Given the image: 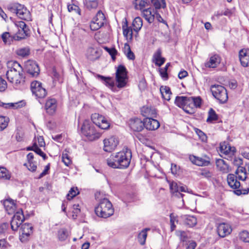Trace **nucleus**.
<instances>
[{
    "instance_id": "nucleus-13",
    "label": "nucleus",
    "mask_w": 249,
    "mask_h": 249,
    "mask_svg": "<svg viewBox=\"0 0 249 249\" xmlns=\"http://www.w3.org/2000/svg\"><path fill=\"white\" fill-rule=\"evenodd\" d=\"M118 143V141L114 137L105 139L104 140L103 149L106 152H111L115 149Z\"/></svg>"
},
{
    "instance_id": "nucleus-35",
    "label": "nucleus",
    "mask_w": 249,
    "mask_h": 249,
    "mask_svg": "<svg viewBox=\"0 0 249 249\" xmlns=\"http://www.w3.org/2000/svg\"><path fill=\"white\" fill-rule=\"evenodd\" d=\"M132 26L134 31L136 33H138L142 26V18L139 17L135 18L133 21Z\"/></svg>"
},
{
    "instance_id": "nucleus-3",
    "label": "nucleus",
    "mask_w": 249,
    "mask_h": 249,
    "mask_svg": "<svg viewBox=\"0 0 249 249\" xmlns=\"http://www.w3.org/2000/svg\"><path fill=\"white\" fill-rule=\"evenodd\" d=\"M96 214L100 217L106 218L114 213V209L111 203L106 198L100 200L98 205L95 208Z\"/></svg>"
},
{
    "instance_id": "nucleus-33",
    "label": "nucleus",
    "mask_w": 249,
    "mask_h": 249,
    "mask_svg": "<svg viewBox=\"0 0 249 249\" xmlns=\"http://www.w3.org/2000/svg\"><path fill=\"white\" fill-rule=\"evenodd\" d=\"M123 35L127 38L132 39L133 36V31L131 27H128L127 22L126 21L122 26Z\"/></svg>"
},
{
    "instance_id": "nucleus-32",
    "label": "nucleus",
    "mask_w": 249,
    "mask_h": 249,
    "mask_svg": "<svg viewBox=\"0 0 249 249\" xmlns=\"http://www.w3.org/2000/svg\"><path fill=\"white\" fill-rule=\"evenodd\" d=\"M160 92L162 95V97L167 100L169 101L170 99V96L171 92L169 87L167 86H161L160 88Z\"/></svg>"
},
{
    "instance_id": "nucleus-7",
    "label": "nucleus",
    "mask_w": 249,
    "mask_h": 249,
    "mask_svg": "<svg viewBox=\"0 0 249 249\" xmlns=\"http://www.w3.org/2000/svg\"><path fill=\"white\" fill-rule=\"evenodd\" d=\"M116 81L117 87L123 88L125 87L127 82V71L123 65H119L116 71Z\"/></svg>"
},
{
    "instance_id": "nucleus-31",
    "label": "nucleus",
    "mask_w": 249,
    "mask_h": 249,
    "mask_svg": "<svg viewBox=\"0 0 249 249\" xmlns=\"http://www.w3.org/2000/svg\"><path fill=\"white\" fill-rule=\"evenodd\" d=\"M220 63V58L218 55L215 54L211 56L206 66L210 68H215Z\"/></svg>"
},
{
    "instance_id": "nucleus-51",
    "label": "nucleus",
    "mask_w": 249,
    "mask_h": 249,
    "mask_svg": "<svg viewBox=\"0 0 249 249\" xmlns=\"http://www.w3.org/2000/svg\"><path fill=\"white\" fill-rule=\"evenodd\" d=\"M16 53L18 56L25 57L29 55L30 49L27 47L20 48L17 50Z\"/></svg>"
},
{
    "instance_id": "nucleus-34",
    "label": "nucleus",
    "mask_w": 249,
    "mask_h": 249,
    "mask_svg": "<svg viewBox=\"0 0 249 249\" xmlns=\"http://www.w3.org/2000/svg\"><path fill=\"white\" fill-rule=\"evenodd\" d=\"M189 106H192L191 108L193 107V110L194 107H200L201 104V99L200 97H189Z\"/></svg>"
},
{
    "instance_id": "nucleus-15",
    "label": "nucleus",
    "mask_w": 249,
    "mask_h": 249,
    "mask_svg": "<svg viewBox=\"0 0 249 249\" xmlns=\"http://www.w3.org/2000/svg\"><path fill=\"white\" fill-rule=\"evenodd\" d=\"M129 126L134 131H141L144 127V121L138 118L131 119L129 120Z\"/></svg>"
},
{
    "instance_id": "nucleus-63",
    "label": "nucleus",
    "mask_w": 249,
    "mask_h": 249,
    "mask_svg": "<svg viewBox=\"0 0 249 249\" xmlns=\"http://www.w3.org/2000/svg\"><path fill=\"white\" fill-rule=\"evenodd\" d=\"M10 246L9 243L5 239L0 240V249H6Z\"/></svg>"
},
{
    "instance_id": "nucleus-60",
    "label": "nucleus",
    "mask_w": 249,
    "mask_h": 249,
    "mask_svg": "<svg viewBox=\"0 0 249 249\" xmlns=\"http://www.w3.org/2000/svg\"><path fill=\"white\" fill-rule=\"evenodd\" d=\"M186 246V249H195L196 247V243L193 240L188 241V242L184 244Z\"/></svg>"
},
{
    "instance_id": "nucleus-49",
    "label": "nucleus",
    "mask_w": 249,
    "mask_h": 249,
    "mask_svg": "<svg viewBox=\"0 0 249 249\" xmlns=\"http://www.w3.org/2000/svg\"><path fill=\"white\" fill-rule=\"evenodd\" d=\"M11 178L9 171L4 167H0V178L10 179Z\"/></svg>"
},
{
    "instance_id": "nucleus-8",
    "label": "nucleus",
    "mask_w": 249,
    "mask_h": 249,
    "mask_svg": "<svg viewBox=\"0 0 249 249\" xmlns=\"http://www.w3.org/2000/svg\"><path fill=\"white\" fill-rule=\"evenodd\" d=\"M31 89L33 94L35 95L36 98H43L47 95L46 89L42 86V83L39 81H33L31 83Z\"/></svg>"
},
{
    "instance_id": "nucleus-14",
    "label": "nucleus",
    "mask_w": 249,
    "mask_h": 249,
    "mask_svg": "<svg viewBox=\"0 0 249 249\" xmlns=\"http://www.w3.org/2000/svg\"><path fill=\"white\" fill-rule=\"evenodd\" d=\"M33 232V227L30 223H24L20 229V239L21 242H25L28 236Z\"/></svg>"
},
{
    "instance_id": "nucleus-25",
    "label": "nucleus",
    "mask_w": 249,
    "mask_h": 249,
    "mask_svg": "<svg viewBox=\"0 0 249 249\" xmlns=\"http://www.w3.org/2000/svg\"><path fill=\"white\" fill-rule=\"evenodd\" d=\"M165 59L161 57V51L158 49L154 53L153 56V61L158 66H161L165 62Z\"/></svg>"
},
{
    "instance_id": "nucleus-40",
    "label": "nucleus",
    "mask_w": 249,
    "mask_h": 249,
    "mask_svg": "<svg viewBox=\"0 0 249 249\" xmlns=\"http://www.w3.org/2000/svg\"><path fill=\"white\" fill-rule=\"evenodd\" d=\"M1 36L5 44H10L11 42L14 40V36H11L9 32H5L3 33Z\"/></svg>"
},
{
    "instance_id": "nucleus-39",
    "label": "nucleus",
    "mask_w": 249,
    "mask_h": 249,
    "mask_svg": "<svg viewBox=\"0 0 249 249\" xmlns=\"http://www.w3.org/2000/svg\"><path fill=\"white\" fill-rule=\"evenodd\" d=\"M218 119V117L215 111L212 108H211L208 112V116L206 121L207 122L212 123L213 121H217Z\"/></svg>"
},
{
    "instance_id": "nucleus-18",
    "label": "nucleus",
    "mask_w": 249,
    "mask_h": 249,
    "mask_svg": "<svg viewBox=\"0 0 249 249\" xmlns=\"http://www.w3.org/2000/svg\"><path fill=\"white\" fill-rule=\"evenodd\" d=\"M56 107L57 101L55 99H49L46 101L45 109L49 115H53L56 111Z\"/></svg>"
},
{
    "instance_id": "nucleus-10",
    "label": "nucleus",
    "mask_w": 249,
    "mask_h": 249,
    "mask_svg": "<svg viewBox=\"0 0 249 249\" xmlns=\"http://www.w3.org/2000/svg\"><path fill=\"white\" fill-rule=\"evenodd\" d=\"M189 97L177 96L176 98L175 103L178 107L183 108L186 112L192 114L194 113L193 107L189 109H188V107L189 106Z\"/></svg>"
},
{
    "instance_id": "nucleus-57",
    "label": "nucleus",
    "mask_w": 249,
    "mask_h": 249,
    "mask_svg": "<svg viewBox=\"0 0 249 249\" xmlns=\"http://www.w3.org/2000/svg\"><path fill=\"white\" fill-rule=\"evenodd\" d=\"M104 48L111 56L112 59L114 60L115 59V55L117 53L116 50L114 48H109L107 47H104Z\"/></svg>"
},
{
    "instance_id": "nucleus-41",
    "label": "nucleus",
    "mask_w": 249,
    "mask_h": 249,
    "mask_svg": "<svg viewBox=\"0 0 249 249\" xmlns=\"http://www.w3.org/2000/svg\"><path fill=\"white\" fill-rule=\"evenodd\" d=\"M124 53L128 59L132 60H134L135 55L134 53L131 51L130 46L127 43H125L124 44Z\"/></svg>"
},
{
    "instance_id": "nucleus-47",
    "label": "nucleus",
    "mask_w": 249,
    "mask_h": 249,
    "mask_svg": "<svg viewBox=\"0 0 249 249\" xmlns=\"http://www.w3.org/2000/svg\"><path fill=\"white\" fill-rule=\"evenodd\" d=\"M136 3L135 7L137 9L142 10L146 5L150 4L149 0H136Z\"/></svg>"
},
{
    "instance_id": "nucleus-4",
    "label": "nucleus",
    "mask_w": 249,
    "mask_h": 249,
    "mask_svg": "<svg viewBox=\"0 0 249 249\" xmlns=\"http://www.w3.org/2000/svg\"><path fill=\"white\" fill-rule=\"evenodd\" d=\"M81 132L90 141L96 140L101 136V133L96 129L93 124L88 120H85L83 122L81 127Z\"/></svg>"
},
{
    "instance_id": "nucleus-54",
    "label": "nucleus",
    "mask_w": 249,
    "mask_h": 249,
    "mask_svg": "<svg viewBox=\"0 0 249 249\" xmlns=\"http://www.w3.org/2000/svg\"><path fill=\"white\" fill-rule=\"evenodd\" d=\"M78 194L79 192L78 191L77 188L72 187L71 189L69 192V193L67 195V199L68 200H70Z\"/></svg>"
},
{
    "instance_id": "nucleus-64",
    "label": "nucleus",
    "mask_w": 249,
    "mask_h": 249,
    "mask_svg": "<svg viewBox=\"0 0 249 249\" xmlns=\"http://www.w3.org/2000/svg\"><path fill=\"white\" fill-rule=\"evenodd\" d=\"M139 88L141 90H144L147 87L146 82L145 79H142L139 83Z\"/></svg>"
},
{
    "instance_id": "nucleus-36",
    "label": "nucleus",
    "mask_w": 249,
    "mask_h": 249,
    "mask_svg": "<svg viewBox=\"0 0 249 249\" xmlns=\"http://www.w3.org/2000/svg\"><path fill=\"white\" fill-rule=\"evenodd\" d=\"M18 28H24L23 30V36L21 38H26L27 36H29L30 35V30L29 27L24 22L20 21L17 22L16 24Z\"/></svg>"
},
{
    "instance_id": "nucleus-9",
    "label": "nucleus",
    "mask_w": 249,
    "mask_h": 249,
    "mask_svg": "<svg viewBox=\"0 0 249 249\" xmlns=\"http://www.w3.org/2000/svg\"><path fill=\"white\" fill-rule=\"evenodd\" d=\"M91 119L92 123L96 124L102 129H107L110 126V124L105 117L97 113L92 114Z\"/></svg>"
},
{
    "instance_id": "nucleus-27",
    "label": "nucleus",
    "mask_w": 249,
    "mask_h": 249,
    "mask_svg": "<svg viewBox=\"0 0 249 249\" xmlns=\"http://www.w3.org/2000/svg\"><path fill=\"white\" fill-rule=\"evenodd\" d=\"M87 55L89 59L94 61L99 57L100 53L96 49L90 47L88 49Z\"/></svg>"
},
{
    "instance_id": "nucleus-44",
    "label": "nucleus",
    "mask_w": 249,
    "mask_h": 249,
    "mask_svg": "<svg viewBox=\"0 0 249 249\" xmlns=\"http://www.w3.org/2000/svg\"><path fill=\"white\" fill-rule=\"evenodd\" d=\"M22 102H17L15 103H4L2 102H0V106L5 108H18L20 106H22Z\"/></svg>"
},
{
    "instance_id": "nucleus-28",
    "label": "nucleus",
    "mask_w": 249,
    "mask_h": 249,
    "mask_svg": "<svg viewBox=\"0 0 249 249\" xmlns=\"http://www.w3.org/2000/svg\"><path fill=\"white\" fill-rule=\"evenodd\" d=\"M182 218L184 220V224L189 227H193L197 223L196 218L194 216L185 215Z\"/></svg>"
},
{
    "instance_id": "nucleus-20",
    "label": "nucleus",
    "mask_w": 249,
    "mask_h": 249,
    "mask_svg": "<svg viewBox=\"0 0 249 249\" xmlns=\"http://www.w3.org/2000/svg\"><path fill=\"white\" fill-rule=\"evenodd\" d=\"M219 148L220 152L225 155H228L230 154L233 155L236 152L235 147L230 146L226 142H221Z\"/></svg>"
},
{
    "instance_id": "nucleus-59",
    "label": "nucleus",
    "mask_w": 249,
    "mask_h": 249,
    "mask_svg": "<svg viewBox=\"0 0 249 249\" xmlns=\"http://www.w3.org/2000/svg\"><path fill=\"white\" fill-rule=\"evenodd\" d=\"M196 132L202 142L207 141V137L203 132L198 129H196Z\"/></svg>"
},
{
    "instance_id": "nucleus-50",
    "label": "nucleus",
    "mask_w": 249,
    "mask_h": 249,
    "mask_svg": "<svg viewBox=\"0 0 249 249\" xmlns=\"http://www.w3.org/2000/svg\"><path fill=\"white\" fill-rule=\"evenodd\" d=\"M9 118L8 117L0 116V131L3 130L8 125Z\"/></svg>"
},
{
    "instance_id": "nucleus-26",
    "label": "nucleus",
    "mask_w": 249,
    "mask_h": 249,
    "mask_svg": "<svg viewBox=\"0 0 249 249\" xmlns=\"http://www.w3.org/2000/svg\"><path fill=\"white\" fill-rule=\"evenodd\" d=\"M3 206L9 214L14 212L16 209V204L13 200L7 199L5 200L3 203Z\"/></svg>"
},
{
    "instance_id": "nucleus-53",
    "label": "nucleus",
    "mask_w": 249,
    "mask_h": 249,
    "mask_svg": "<svg viewBox=\"0 0 249 249\" xmlns=\"http://www.w3.org/2000/svg\"><path fill=\"white\" fill-rule=\"evenodd\" d=\"M93 19L96 21L103 23L104 24L105 20V16L103 12L101 10H99L96 14L95 17L93 18Z\"/></svg>"
},
{
    "instance_id": "nucleus-43",
    "label": "nucleus",
    "mask_w": 249,
    "mask_h": 249,
    "mask_svg": "<svg viewBox=\"0 0 249 249\" xmlns=\"http://www.w3.org/2000/svg\"><path fill=\"white\" fill-rule=\"evenodd\" d=\"M98 77L104 81V83L107 86L112 88L114 86V82L112 78L109 77H105L102 75H98Z\"/></svg>"
},
{
    "instance_id": "nucleus-48",
    "label": "nucleus",
    "mask_w": 249,
    "mask_h": 249,
    "mask_svg": "<svg viewBox=\"0 0 249 249\" xmlns=\"http://www.w3.org/2000/svg\"><path fill=\"white\" fill-rule=\"evenodd\" d=\"M150 3L152 4L156 9H160V8H165L166 7V3L165 0H161V3L159 0H149Z\"/></svg>"
},
{
    "instance_id": "nucleus-12",
    "label": "nucleus",
    "mask_w": 249,
    "mask_h": 249,
    "mask_svg": "<svg viewBox=\"0 0 249 249\" xmlns=\"http://www.w3.org/2000/svg\"><path fill=\"white\" fill-rule=\"evenodd\" d=\"M24 220V216L22 210L16 213L11 221V227L12 230L17 231Z\"/></svg>"
},
{
    "instance_id": "nucleus-45",
    "label": "nucleus",
    "mask_w": 249,
    "mask_h": 249,
    "mask_svg": "<svg viewBox=\"0 0 249 249\" xmlns=\"http://www.w3.org/2000/svg\"><path fill=\"white\" fill-rule=\"evenodd\" d=\"M68 151L65 149L62 154V160L66 166L71 164V160L68 155Z\"/></svg>"
},
{
    "instance_id": "nucleus-52",
    "label": "nucleus",
    "mask_w": 249,
    "mask_h": 249,
    "mask_svg": "<svg viewBox=\"0 0 249 249\" xmlns=\"http://www.w3.org/2000/svg\"><path fill=\"white\" fill-rule=\"evenodd\" d=\"M103 25V23L96 21L94 19L91 21L90 24V28L92 31H96L100 29Z\"/></svg>"
},
{
    "instance_id": "nucleus-55",
    "label": "nucleus",
    "mask_w": 249,
    "mask_h": 249,
    "mask_svg": "<svg viewBox=\"0 0 249 249\" xmlns=\"http://www.w3.org/2000/svg\"><path fill=\"white\" fill-rule=\"evenodd\" d=\"M240 238L243 242L249 243V232L246 231H243L240 233Z\"/></svg>"
},
{
    "instance_id": "nucleus-58",
    "label": "nucleus",
    "mask_w": 249,
    "mask_h": 249,
    "mask_svg": "<svg viewBox=\"0 0 249 249\" xmlns=\"http://www.w3.org/2000/svg\"><path fill=\"white\" fill-rule=\"evenodd\" d=\"M24 165L26 166L28 170L32 172L35 171L37 168L36 163L34 161L28 162V163H24Z\"/></svg>"
},
{
    "instance_id": "nucleus-6",
    "label": "nucleus",
    "mask_w": 249,
    "mask_h": 249,
    "mask_svg": "<svg viewBox=\"0 0 249 249\" xmlns=\"http://www.w3.org/2000/svg\"><path fill=\"white\" fill-rule=\"evenodd\" d=\"M210 90L213 96L220 104L226 103L228 99L227 89L223 86L214 84L210 86Z\"/></svg>"
},
{
    "instance_id": "nucleus-29",
    "label": "nucleus",
    "mask_w": 249,
    "mask_h": 249,
    "mask_svg": "<svg viewBox=\"0 0 249 249\" xmlns=\"http://www.w3.org/2000/svg\"><path fill=\"white\" fill-rule=\"evenodd\" d=\"M216 165L219 170L224 173L229 172V166L225 160L222 159H218L216 160Z\"/></svg>"
},
{
    "instance_id": "nucleus-22",
    "label": "nucleus",
    "mask_w": 249,
    "mask_h": 249,
    "mask_svg": "<svg viewBox=\"0 0 249 249\" xmlns=\"http://www.w3.org/2000/svg\"><path fill=\"white\" fill-rule=\"evenodd\" d=\"M141 113L146 118L156 117L157 115V110L153 107H143L141 109Z\"/></svg>"
},
{
    "instance_id": "nucleus-21",
    "label": "nucleus",
    "mask_w": 249,
    "mask_h": 249,
    "mask_svg": "<svg viewBox=\"0 0 249 249\" xmlns=\"http://www.w3.org/2000/svg\"><path fill=\"white\" fill-rule=\"evenodd\" d=\"M237 177L234 174H230L227 176V182L230 187L235 190H237L240 186V183L237 180Z\"/></svg>"
},
{
    "instance_id": "nucleus-23",
    "label": "nucleus",
    "mask_w": 249,
    "mask_h": 249,
    "mask_svg": "<svg viewBox=\"0 0 249 249\" xmlns=\"http://www.w3.org/2000/svg\"><path fill=\"white\" fill-rule=\"evenodd\" d=\"M143 17L149 23L154 21L156 12L152 8L143 9L142 11Z\"/></svg>"
},
{
    "instance_id": "nucleus-2",
    "label": "nucleus",
    "mask_w": 249,
    "mask_h": 249,
    "mask_svg": "<svg viewBox=\"0 0 249 249\" xmlns=\"http://www.w3.org/2000/svg\"><path fill=\"white\" fill-rule=\"evenodd\" d=\"M7 67L6 75L8 80L16 86L23 85L25 80L20 64L17 61H8Z\"/></svg>"
},
{
    "instance_id": "nucleus-1",
    "label": "nucleus",
    "mask_w": 249,
    "mask_h": 249,
    "mask_svg": "<svg viewBox=\"0 0 249 249\" xmlns=\"http://www.w3.org/2000/svg\"><path fill=\"white\" fill-rule=\"evenodd\" d=\"M131 158V150L125 148L121 151L111 154L107 160V162L112 168L125 169L130 164Z\"/></svg>"
},
{
    "instance_id": "nucleus-61",
    "label": "nucleus",
    "mask_w": 249,
    "mask_h": 249,
    "mask_svg": "<svg viewBox=\"0 0 249 249\" xmlns=\"http://www.w3.org/2000/svg\"><path fill=\"white\" fill-rule=\"evenodd\" d=\"M7 84L6 81L0 76V91H5L7 89Z\"/></svg>"
},
{
    "instance_id": "nucleus-16",
    "label": "nucleus",
    "mask_w": 249,
    "mask_h": 249,
    "mask_svg": "<svg viewBox=\"0 0 249 249\" xmlns=\"http://www.w3.org/2000/svg\"><path fill=\"white\" fill-rule=\"evenodd\" d=\"M232 231L231 226L225 223L219 224L217 227V232L221 237H224L230 234Z\"/></svg>"
},
{
    "instance_id": "nucleus-24",
    "label": "nucleus",
    "mask_w": 249,
    "mask_h": 249,
    "mask_svg": "<svg viewBox=\"0 0 249 249\" xmlns=\"http://www.w3.org/2000/svg\"><path fill=\"white\" fill-rule=\"evenodd\" d=\"M189 159L193 164L197 166H208L210 163L208 160H204L202 158L196 157L194 155L190 156Z\"/></svg>"
},
{
    "instance_id": "nucleus-62",
    "label": "nucleus",
    "mask_w": 249,
    "mask_h": 249,
    "mask_svg": "<svg viewBox=\"0 0 249 249\" xmlns=\"http://www.w3.org/2000/svg\"><path fill=\"white\" fill-rule=\"evenodd\" d=\"M249 193V188L243 189H237V190L234 191V193L238 196H239L241 194L246 195V194H248Z\"/></svg>"
},
{
    "instance_id": "nucleus-17",
    "label": "nucleus",
    "mask_w": 249,
    "mask_h": 249,
    "mask_svg": "<svg viewBox=\"0 0 249 249\" xmlns=\"http://www.w3.org/2000/svg\"><path fill=\"white\" fill-rule=\"evenodd\" d=\"M144 127L149 130L157 129L160 126L159 121L153 118H148L144 119Z\"/></svg>"
},
{
    "instance_id": "nucleus-19",
    "label": "nucleus",
    "mask_w": 249,
    "mask_h": 249,
    "mask_svg": "<svg viewBox=\"0 0 249 249\" xmlns=\"http://www.w3.org/2000/svg\"><path fill=\"white\" fill-rule=\"evenodd\" d=\"M239 57L241 65L244 67L249 65V49H243L239 52Z\"/></svg>"
},
{
    "instance_id": "nucleus-11",
    "label": "nucleus",
    "mask_w": 249,
    "mask_h": 249,
    "mask_svg": "<svg viewBox=\"0 0 249 249\" xmlns=\"http://www.w3.org/2000/svg\"><path fill=\"white\" fill-rule=\"evenodd\" d=\"M26 70L27 72L32 77H36L40 72L38 64L34 61L29 60L26 62Z\"/></svg>"
},
{
    "instance_id": "nucleus-56",
    "label": "nucleus",
    "mask_w": 249,
    "mask_h": 249,
    "mask_svg": "<svg viewBox=\"0 0 249 249\" xmlns=\"http://www.w3.org/2000/svg\"><path fill=\"white\" fill-rule=\"evenodd\" d=\"M179 186H178V184L176 182H172L170 184V189L171 191L175 194V196H178V192Z\"/></svg>"
},
{
    "instance_id": "nucleus-30",
    "label": "nucleus",
    "mask_w": 249,
    "mask_h": 249,
    "mask_svg": "<svg viewBox=\"0 0 249 249\" xmlns=\"http://www.w3.org/2000/svg\"><path fill=\"white\" fill-rule=\"evenodd\" d=\"M70 232L66 228L60 229L57 231V238L59 241H66L70 236Z\"/></svg>"
},
{
    "instance_id": "nucleus-38",
    "label": "nucleus",
    "mask_w": 249,
    "mask_h": 249,
    "mask_svg": "<svg viewBox=\"0 0 249 249\" xmlns=\"http://www.w3.org/2000/svg\"><path fill=\"white\" fill-rule=\"evenodd\" d=\"M149 230V228H145L139 233L138 238L141 245H143L145 244V240L147 236V231Z\"/></svg>"
},
{
    "instance_id": "nucleus-46",
    "label": "nucleus",
    "mask_w": 249,
    "mask_h": 249,
    "mask_svg": "<svg viewBox=\"0 0 249 249\" xmlns=\"http://www.w3.org/2000/svg\"><path fill=\"white\" fill-rule=\"evenodd\" d=\"M177 234L179 236L180 240L183 243V245L188 242L189 237L186 232L178 231H177Z\"/></svg>"
},
{
    "instance_id": "nucleus-5",
    "label": "nucleus",
    "mask_w": 249,
    "mask_h": 249,
    "mask_svg": "<svg viewBox=\"0 0 249 249\" xmlns=\"http://www.w3.org/2000/svg\"><path fill=\"white\" fill-rule=\"evenodd\" d=\"M7 9L11 12L16 14L22 19L31 20L30 13L24 5L17 2L11 3L7 5Z\"/></svg>"
},
{
    "instance_id": "nucleus-42",
    "label": "nucleus",
    "mask_w": 249,
    "mask_h": 249,
    "mask_svg": "<svg viewBox=\"0 0 249 249\" xmlns=\"http://www.w3.org/2000/svg\"><path fill=\"white\" fill-rule=\"evenodd\" d=\"M84 3L86 8L89 10L96 8L98 5L97 0H85Z\"/></svg>"
},
{
    "instance_id": "nucleus-37",
    "label": "nucleus",
    "mask_w": 249,
    "mask_h": 249,
    "mask_svg": "<svg viewBox=\"0 0 249 249\" xmlns=\"http://www.w3.org/2000/svg\"><path fill=\"white\" fill-rule=\"evenodd\" d=\"M235 173L238 175L237 178L241 180H245L246 179L247 172L245 167L242 166L238 167Z\"/></svg>"
}]
</instances>
